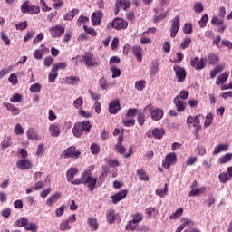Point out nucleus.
Returning a JSON list of instances; mask_svg holds the SVG:
<instances>
[{"instance_id":"obj_1","label":"nucleus","mask_w":232,"mask_h":232,"mask_svg":"<svg viewBox=\"0 0 232 232\" xmlns=\"http://www.w3.org/2000/svg\"><path fill=\"white\" fill-rule=\"evenodd\" d=\"M74 184H86L89 190L93 191L95 186H97V178L92 176V171L83 170L81 177L76 179Z\"/></svg>"},{"instance_id":"obj_2","label":"nucleus","mask_w":232,"mask_h":232,"mask_svg":"<svg viewBox=\"0 0 232 232\" xmlns=\"http://www.w3.org/2000/svg\"><path fill=\"white\" fill-rule=\"evenodd\" d=\"M92 123L90 121H83L81 122L74 123L72 128V135H74L77 139H81L84 133L88 135L92 130Z\"/></svg>"},{"instance_id":"obj_3","label":"nucleus","mask_w":232,"mask_h":232,"mask_svg":"<svg viewBox=\"0 0 232 232\" xmlns=\"http://www.w3.org/2000/svg\"><path fill=\"white\" fill-rule=\"evenodd\" d=\"M187 126L188 128H191V125L193 124V128L195 130L194 131V135L196 137V139H200L199 135H198V131H200L202 130V127L200 126V116H188L187 118Z\"/></svg>"},{"instance_id":"obj_4","label":"nucleus","mask_w":232,"mask_h":232,"mask_svg":"<svg viewBox=\"0 0 232 232\" xmlns=\"http://www.w3.org/2000/svg\"><path fill=\"white\" fill-rule=\"evenodd\" d=\"M22 14H28V15H35L41 13V7L30 4V1H25L21 5Z\"/></svg>"},{"instance_id":"obj_5","label":"nucleus","mask_w":232,"mask_h":232,"mask_svg":"<svg viewBox=\"0 0 232 232\" xmlns=\"http://www.w3.org/2000/svg\"><path fill=\"white\" fill-rule=\"evenodd\" d=\"M108 30H111V28H114V30H126L128 28V22L122 18H114L112 23L107 24Z\"/></svg>"},{"instance_id":"obj_6","label":"nucleus","mask_w":232,"mask_h":232,"mask_svg":"<svg viewBox=\"0 0 232 232\" xmlns=\"http://www.w3.org/2000/svg\"><path fill=\"white\" fill-rule=\"evenodd\" d=\"M177 162V154L175 152H170L166 155L165 159L162 161V167L165 169H169L173 164Z\"/></svg>"},{"instance_id":"obj_7","label":"nucleus","mask_w":232,"mask_h":232,"mask_svg":"<svg viewBox=\"0 0 232 232\" xmlns=\"http://www.w3.org/2000/svg\"><path fill=\"white\" fill-rule=\"evenodd\" d=\"M62 155L63 159H79L81 157V151L76 150L75 147L72 146L66 149Z\"/></svg>"},{"instance_id":"obj_8","label":"nucleus","mask_w":232,"mask_h":232,"mask_svg":"<svg viewBox=\"0 0 232 232\" xmlns=\"http://www.w3.org/2000/svg\"><path fill=\"white\" fill-rule=\"evenodd\" d=\"M206 58H198V56L195 58H192L190 61V65L194 70H204L206 68Z\"/></svg>"},{"instance_id":"obj_9","label":"nucleus","mask_w":232,"mask_h":232,"mask_svg":"<svg viewBox=\"0 0 232 232\" xmlns=\"http://www.w3.org/2000/svg\"><path fill=\"white\" fill-rule=\"evenodd\" d=\"M79 173V169L77 168L72 167L66 172V179L68 182H71L73 186H79V183H75L77 179H75V175Z\"/></svg>"},{"instance_id":"obj_10","label":"nucleus","mask_w":232,"mask_h":232,"mask_svg":"<svg viewBox=\"0 0 232 232\" xmlns=\"http://www.w3.org/2000/svg\"><path fill=\"white\" fill-rule=\"evenodd\" d=\"M179 30H180V16L177 15L174 19H172L170 37H177Z\"/></svg>"},{"instance_id":"obj_11","label":"nucleus","mask_w":232,"mask_h":232,"mask_svg":"<svg viewBox=\"0 0 232 232\" xmlns=\"http://www.w3.org/2000/svg\"><path fill=\"white\" fill-rule=\"evenodd\" d=\"M173 70L175 72L178 82H184L186 80V69L180 67L179 65H174Z\"/></svg>"},{"instance_id":"obj_12","label":"nucleus","mask_w":232,"mask_h":232,"mask_svg":"<svg viewBox=\"0 0 232 232\" xmlns=\"http://www.w3.org/2000/svg\"><path fill=\"white\" fill-rule=\"evenodd\" d=\"M83 62L84 64H86L89 67H93V66H99V62L97 61V58L93 56V54L87 53L83 56Z\"/></svg>"},{"instance_id":"obj_13","label":"nucleus","mask_w":232,"mask_h":232,"mask_svg":"<svg viewBox=\"0 0 232 232\" xmlns=\"http://www.w3.org/2000/svg\"><path fill=\"white\" fill-rule=\"evenodd\" d=\"M128 195V190L123 189L119 191L118 193H115L111 197L112 204H118V202H121V200H124Z\"/></svg>"},{"instance_id":"obj_14","label":"nucleus","mask_w":232,"mask_h":232,"mask_svg":"<svg viewBox=\"0 0 232 232\" xmlns=\"http://www.w3.org/2000/svg\"><path fill=\"white\" fill-rule=\"evenodd\" d=\"M102 12L96 11L92 14L91 21L92 26H99L101 24V20L102 19Z\"/></svg>"},{"instance_id":"obj_15","label":"nucleus","mask_w":232,"mask_h":232,"mask_svg":"<svg viewBox=\"0 0 232 232\" xmlns=\"http://www.w3.org/2000/svg\"><path fill=\"white\" fill-rule=\"evenodd\" d=\"M121 111V103L119 102V100H114L109 104V112L111 115H117L119 111Z\"/></svg>"},{"instance_id":"obj_16","label":"nucleus","mask_w":232,"mask_h":232,"mask_svg":"<svg viewBox=\"0 0 232 232\" xmlns=\"http://www.w3.org/2000/svg\"><path fill=\"white\" fill-rule=\"evenodd\" d=\"M142 47L140 45H134L131 47V53L134 57L137 59L138 63H142Z\"/></svg>"},{"instance_id":"obj_17","label":"nucleus","mask_w":232,"mask_h":232,"mask_svg":"<svg viewBox=\"0 0 232 232\" xmlns=\"http://www.w3.org/2000/svg\"><path fill=\"white\" fill-rule=\"evenodd\" d=\"M16 166L18 169H32V161L27 159L20 160L16 162Z\"/></svg>"},{"instance_id":"obj_18","label":"nucleus","mask_w":232,"mask_h":232,"mask_svg":"<svg viewBox=\"0 0 232 232\" xmlns=\"http://www.w3.org/2000/svg\"><path fill=\"white\" fill-rule=\"evenodd\" d=\"M173 102L176 106V110L177 111H184V110H186V102L180 100V98H179V96H176L173 100Z\"/></svg>"},{"instance_id":"obj_19","label":"nucleus","mask_w":232,"mask_h":232,"mask_svg":"<svg viewBox=\"0 0 232 232\" xmlns=\"http://www.w3.org/2000/svg\"><path fill=\"white\" fill-rule=\"evenodd\" d=\"M52 37H61L64 34V27L56 25L50 29Z\"/></svg>"},{"instance_id":"obj_20","label":"nucleus","mask_w":232,"mask_h":232,"mask_svg":"<svg viewBox=\"0 0 232 232\" xmlns=\"http://www.w3.org/2000/svg\"><path fill=\"white\" fill-rule=\"evenodd\" d=\"M87 224L91 229V231H97L99 229V221L94 217H89L87 218Z\"/></svg>"},{"instance_id":"obj_21","label":"nucleus","mask_w":232,"mask_h":232,"mask_svg":"<svg viewBox=\"0 0 232 232\" xmlns=\"http://www.w3.org/2000/svg\"><path fill=\"white\" fill-rule=\"evenodd\" d=\"M106 218L108 224H113L119 218V214L115 213V210L110 209L106 213Z\"/></svg>"},{"instance_id":"obj_22","label":"nucleus","mask_w":232,"mask_h":232,"mask_svg":"<svg viewBox=\"0 0 232 232\" xmlns=\"http://www.w3.org/2000/svg\"><path fill=\"white\" fill-rule=\"evenodd\" d=\"M152 121H160L164 117V111L159 108H155L150 114Z\"/></svg>"},{"instance_id":"obj_23","label":"nucleus","mask_w":232,"mask_h":232,"mask_svg":"<svg viewBox=\"0 0 232 232\" xmlns=\"http://www.w3.org/2000/svg\"><path fill=\"white\" fill-rule=\"evenodd\" d=\"M115 150L118 151V153H121V155H124L125 159H128V157L131 156L132 149L130 147L129 153H126V148H124V146H122V144H116Z\"/></svg>"},{"instance_id":"obj_24","label":"nucleus","mask_w":232,"mask_h":232,"mask_svg":"<svg viewBox=\"0 0 232 232\" xmlns=\"http://www.w3.org/2000/svg\"><path fill=\"white\" fill-rule=\"evenodd\" d=\"M206 59V63H208V64H210L211 66H215V64H218L220 61V58L218 57V55L215 54V53H208V58Z\"/></svg>"},{"instance_id":"obj_25","label":"nucleus","mask_w":232,"mask_h":232,"mask_svg":"<svg viewBox=\"0 0 232 232\" xmlns=\"http://www.w3.org/2000/svg\"><path fill=\"white\" fill-rule=\"evenodd\" d=\"M59 198H61V192H56L47 198L46 204L51 208V206H53Z\"/></svg>"},{"instance_id":"obj_26","label":"nucleus","mask_w":232,"mask_h":232,"mask_svg":"<svg viewBox=\"0 0 232 232\" xmlns=\"http://www.w3.org/2000/svg\"><path fill=\"white\" fill-rule=\"evenodd\" d=\"M151 133H152V137H154V139L160 140L166 134V130H164L163 128H155L152 130Z\"/></svg>"},{"instance_id":"obj_27","label":"nucleus","mask_w":232,"mask_h":232,"mask_svg":"<svg viewBox=\"0 0 232 232\" xmlns=\"http://www.w3.org/2000/svg\"><path fill=\"white\" fill-rule=\"evenodd\" d=\"M49 133L51 137H59L61 135V129L57 124H51L49 127Z\"/></svg>"},{"instance_id":"obj_28","label":"nucleus","mask_w":232,"mask_h":232,"mask_svg":"<svg viewBox=\"0 0 232 232\" xmlns=\"http://www.w3.org/2000/svg\"><path fill=\"white\" fill-rule=\"evenodd\" d=\"M229 150V145L227 144H218L214 148L212 155H218V153H222V151H227Z\"/></svg>"},{"instance_id":"obj_29","label":"nucleus","mask_w":232,"mask_h":232,"mask_svg":"<svg viewBox=\"0 0 232 232\" xmlns=\"http://www.w3.org/2000/svg\"><path fill=\"white\" fill-rule=\"evenodd\" d=\"M28 224V218L22 217L14 223V227H26Z\"/></svg>"},{"instance_id":"obj_30","label":"nucleus","mask_w":232,"mask_h":232,"mask_svg":"<svg viewBox=\"0 0 232 232\" xmlns=\"http://www.w3.org/2000/svg\"><path fill=\"white\" fill-rule=\"evenodd\" d=\"M116 3L120 8H122V10L131 8V2L130 0H116Z\"/></svg>"},{"instance_id":"obj_31","label":"nucleus","mask_w":232,"mask_h":232,"mask_svg":"<svg viewBox=\"0 0 232 232\" xmlns=\"http://www.w3.org/2000/svg\"><path fill=\"white\" fill-rule=\"evenodd\" d=\"M27 138L30 140H39V135H37V132H35V129L31 128L26 131Z\"/></svg>"},{"instance_id":"obj_32","label":"nucleus","mask_w":232,"mask_h":232,"mask_svg":"<svg viewBox=\"0 0 232 232\" xmlns=\"http://www.w3.org/2000/svg\"><path fill=\"white\" fill-rule=\"evenodd\" d=\"M206 187H201L199 188H192L190 191V197H199V195H204L206 193Z\"/></svg>"},{"instance_id":"obj_33","label":"nucleus","mask_w":232,"mask_h":232,"mask_svg":"<svg viewBox=\"0 0 232 232\" xmlns=\"http://www.w3.org/2000/svg\"><path fill=\"white\" fill-rule=\"evenodd\" d=\"M228 77H229V72H223L217 78L216 84H218V86H219V84H224V82L227 81Z\"/></svg>"},{"instance_id":"obj_34","label":"nucleus","mask_w":232,"mask_h":232,"mask_svg":"<svg viewBox=\"0 0 232 232\" xmlns=\"http://www.w3.org/2000/svg\"><path fill=\"white\" fill-rule=\"evenodd\" d=\"M79 14V9H72L69 13H67L63 19L64 21H73V17Z\"/></svg>"},{"instance_id":"obj_35","label":"nucleus","mask_w":232,"mask_h":232,"mask_svg":"<svg viewBox=\"0 0 232 232\" xmlns=\"http://www.w3.org/2000/svg\"><path fill=\"white\" fill-rule=\"evenodd\" d=\"M137 175L139 176L140 180H143L145 182L150 180V177H148V174H146V171L142 169H139L137 170Z\"/></svg>"},{"instance_id":"obj_36","label":"nucleus","mask_w":232,"mask_h":232,"mask_svg":"<svg viewBox=\"0 0 232 232\" xmlns=\"http://www.w3.org/2000/svg\"><path fill=\"white\" fill-rule=\"evenodd\" d=\"M60 231H70L72 229V225L65 219L63 220L59 225Z\"/></svg>"},{"instance_id":"obj_37","label":"nucleus","mask_w":232,"mask_h":232,"mask_svg":"<svg viewBox=\"0 0 232 232\" xmlns=\"http://www.w3.org/2000/svg\"><path fill=\"white\" fill-rule=\"evenodd\" d=\"M67 66L66 62H60L53 63L52 72H57L58 70H64Z\"/></svg>"},{"instance_id":"obj_38","label":"nucleus","mask_w":232,"mask_h":232,"mask_svg":"<svg viewBox=\"0 0 232 232\" xmlns=\"http://www.w3.org/2000/svg\"><path fill=\"white\" fill-rule=\"evenodd\" d=\"M168 183H165V187L164 188H157L156 189V195H158V197H161V198H163V197H166L168 195Z\"/></svg>"},{"instance_id":"obj_39","label":"nucleus","mask_w":232,"mask_h":232,"mask_svg":"<svg viewBox=\"0 0 232 232\" xmlns=\"http://www.w3.org/2000/svg\"><path fill=\"white\" fill-rule=\"evenodd\" d=\"M182 213H184V209L182 208H178L175 212H173L169 216L170 220H177V218H179V217H182Z\"/></svg>"},{"instance_id":"obj_40","label":"nucleus","mask_w":232,"mask_h":232,"mask_svg":"<svg viewBox=\"0 0 232 232\" xmlns=\"http://www.w3.org/2000/svg\"><path fill=\"white\" fill-rule=\"evenodd\" d=\"M80 81L81 79L77 76H69L66 78L67 84H71L72 86L79 84Z\"/></svg>"},{"instance_id":"obj_41","label":"nucleus","mask_w":232,"mask_h":232,"mask_svg":"<svg viewBox=\"0 0 232 232\" xmlns=\"http://www.w3.org/2000/svg\"><path fill=\"white\" fill-rule=\"evenodd\" d=\"M218 179H219V182H221V184H226V183L229 182V180H231V178L227 175V172L220 173L218 175Z\"/></svg>"},{"instance_id":"obj_42","label":"nucleus","mask_w":232,"mask_h":232,"mask_svg":"<svg viewBox=\"0 0 232 232\" xmlns=\"http://www.w3.org/2000/svg\"><path fill=\"white\" fill-rule=\"evenodd\" d=\"M144 218V215L141 213L136 212L134 215H132L131 221L134 222V224H139L140 222H142Z\"/></svg>"},{"instance_id":"obj_43","label":"nucleus","mask_w":232,"mask_h":232,"mask_svg":"<svg viewBox=\"0 0 232 232\" xmlns=\"http://www.w3.org/2000/svg\"><path fill=\"white\" fill-rule=\"evenodd\" d=\"M135 88L138 92H142L146 88V81L140 80L135 82Z\"/></svg>"},{"instance_id":"obj_44","label":"nucleus","mask_w":232,"mask_h":232,"mask_svg":"<svg viewBox=\"0 0 232 232\" xmlns=\"http://www.w3.org/2000/svg\"><path fill=\"white\" fill-rule=\"evenodd\" d=\"M83 104H84V100L82 99V97H78L73 102V106L74 108H76V110H81Z\"/></svg>"},{"instance_id":"obj_45","label":"nucleus","mask_w":232,"mask_h":232,"mask_svg":"<svg viewBox=\"0 0 232 232\" xmlns=\"http://www.w3.org/2000/svg\"><path fill=\"white\" fill-rule=\"evenodd\" d=\"M159 66H160L159 62H153L152 63V65L150 67V75H152V76L157 75V73L159 72Z\"/></svg>"},{"instance_id":"obj_46","label":"nucleus","mask_w":232,"mask_h":232,"mask_svg":"<svg viewBox=\"0 0 232 232\" xmlns=\"http://www.w3.org/2000/svg\"><path fill=\"white\" fill-rule=\"evenodd\" d=\"M146 213L148 217H157V215H159V210L153 207H149L146 208Z\"/></svg>"},{"instance_id":"obj_47","label":"nucleus","mask_w":232,"mask_h":232,"mask_svg":"<svg viewBox=\"0 0 232 232\" xmlns=\"http://www.w3.org/2000/svg\"><path fill=\"white\" fill-rule=\"evenodd\" d=\"M232 159V153H227L221 158H219L220 164H227V162H229Z\"/></svg>"},{"instance_id":"obj_48","label":"nucleus","mask_w":232,"mask_h":232,"mask_svg":"<svg viewBox=\"0 0 232 232\" xmlns=\"http://www.w3.org/2000/svg\"><path fill=\"white\" fill-rule=\"evenodd\" d=\"M8 81L13 86H17V84H19V80L17 79V75L15 73H11Z\"/></svg>"},{"instance_id":"obj_49","label":"nucleus","mask_w":232,"mask_h":232,"mask_svg":"<svg viewBox=\"0 0 232 232\" xmlns=\"http://www.w3.org/2000/svg\"><path fill=\"white\" fill-rule=\"evenodd\" d=\"M41 88L42 86L40 83H34L30 86L29 90L31 93H39V92H41Z\"/></svg>"},{"instance_id":"obj_50","label":"nucleus","mask_w":232,"mask_h":232,"mask_svg":"<svg viewBox=\"0 0 232 232\" xmlns=\"http://www.w3.org/2000/svg\"><path fill=\"white\" fill-rule=\"evenodd\" d=\"M189 44H191V38L185 37L180 44V48L186 50V48L189 47Z\"/></svg>"},{"instance_id":"obj_51","label":"nucleus","mask_w":232,"mask_h":232,"mask_svg":"<svg viewBox=\"0 0 232 232\" xmlns=\"http://www.w3.org/2000/svg\"><path fill=\"white\" fill-rule=\"evenodd\" d=\"M14 135H23V133H24V129L21 124L17 123L14 128Z\"/></svg>"},{"instance_id":"obj_52","label":"nucleus","mask_w":232,"mask_h":232,"mask_svg":"<svg viewBox=\"0 0 232 232\" xmlns=\"http://www.w3.org/2000/svg\"><path fill=\"white\" fill-rule=\"evenodd\" d=\"M35 155L36 157H43L44 155V144L41 143L37 146Z\"/></svg>"},{"instance_id":"obj_53","label":"nucleus","mask_w":232,"mask_h":232,"mask_svg":"<svg viewBox=\"0 0 232 232\" xmlns=\"http://www.w3.org/2000/svg\"><path fill=\"white\" fill-rule=\"evenodd\" d=\"M83 30H85L86 34L92 35V37H97V31L93 28L83 25Z\"/></svg>"},{"instance_id":"obj_54","label":"nucleus","mask_w":232,"mask_h":232,"mask_svg":"<svg viewBox=\"0 0 232 232\" xmlns=\"http://www.w3.org/2000/svg\"><path fill=\"white\" fill-rule=\"evenodd\" d=\"M15 28L16 30L20 31L26 30V28H28V22H19L18 24H15Z\"/></svg>"},{"instance_id":"obj_55","label":"nucleus","mask_w":232,"mask_h":232,"mask_svg":"<svg viewBox=\"0 0 232 232\" xmlns=\"http://www.w3.org/2000/svg\"><path fill=\"white\" fill-rule=\"evenodd\" d=\"M1 146L4 150H6V148H10V146H12V139L9 137L5 138L2 141Z\"/></svg>"},{"instance_id":"obj_56","label":"nucleus","mask_w":232,"mask_h":232,"mask_svg":"<svg viewBox=\"0 0 232 232\" xmlns=\"http://www.w3.org/2000/svg\"><path fill=\"white\" fill-rule=\"evenodd\" d=\"M1 39L5 46H10V38L5 34V31L0 33Z\"/></svg>"},{"instance_id":"obj_57","label":"nucleus","mask_w":232,"mask_h":232,"mask_svg":"<svg viewBox=\"0 0 232 232\" xmlns=\"http://www.w3.org/2000/svg\"><path fill=\"white\" fill-rule=\"evenodd\" d=\"M91 151L92 155H99V152L101 151V146H99L97 143H92L91 145Z\"/></svg>"},{"instance_id":"obj_58","label":"nucleus","mask_w":232,"mask_h":232,"mask_svg":"<svg viewBox=\"0 0 232 232\" xmlns=\"http://www.w3.org/2000/svg\"><path fill=\"white\" fill-rule=\"evenodd\" d=\"M37 224L35 223H27L24 227L25 231H37Z\"/></svg>"},{"instance_id":"obj_59","label":"nucleus","mask_w":232,"mask_h":232,"mask_svg":"<svg viewBox=\"0 0 232 232\" xmlns=\"http://www.w3.org/2000/svg\"><path fill=\"white\" fill-rule=\"evenodd\" d=\"M212 122H213V114L212 113L207 114L205 123H204L205 128H209V125L212 124Z\"/></svg>"},{"instance_id":"obj_60","label":"nucleus","mask_w":232,"mask_h":232,"mask_svg":"<svg viewBox=\"0 0 232 232\" xmlns=\"http://www.w3.org/2000/svg\"><path fill=\"white\" fill-rule=\"evenodd\" d=\"M112 72V79H117V77H121V69L117 68V66L111 67Z\"/></svg>"},{"instance_id":"obj_61","label":"nucleus","mask_w":232,"mask_h":232,"mask_svg":"<svg viewBox=\"0 0 232 232\" xmlns=\"http://www.w3.org/2000/svg\"><path fill=\"white\" fill-rule=\"evenodd\" d=\"M21 101H23V95L19 93H14L10 98V102H21Z\"/></svg>"},{"instance_id":"obj_62","label":"nucleus","mask_w":232,"mask_h":232,"mask_svg":"<svg viewBox=\"0 0 232 232\" xmlns=\"http://www.w3.org/2000/svg\"><path fill=\"white\" fill-rule=\"evenodd\" d=\"M127 231H135L137 229V223L132 222L131 220L128 222L125 227Z\"/></svg>"},{"instance_id":"obj_63","label":"nucleus","mask_w":232,"mask_h":232,"mask_svg":"<svg viewBox=\"0 0 232 232\" xmlns=\"http://www.w3.org/2000/svg\"><path fill=\"white\" fill-rule=\"evenodd\" d=\"M99 84H100V87L102 88V90H106L110 86V83H108V81L104 77H102L99 81Z\"/></svg>"},{"instance_id":"obj_64","label":"nucleus","mask_w":232,"mask_h":232,"mask_svg":"<svg viewBox=\"0 0 232 232\" xmlns=\"http://www.w3.org/2000/svg\"><path fill=\"white\" fill-rule=\"evenodd\" d=\"M58 75L59 74L57 73L56 71L55 72L51 71V72L49 73V76H48V82L51 83L55 82V79H57Z\"/></svg>"}]
</instances>
